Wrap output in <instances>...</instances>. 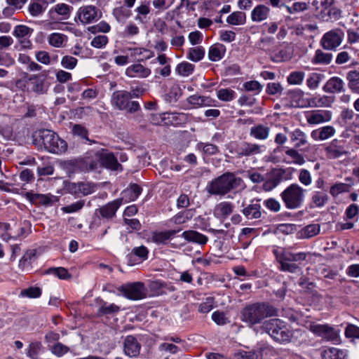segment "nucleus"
Masks as SVG:
<instances>
[{
    "label": "nucleus",
    "instance_id": "1",
    "mask_svg": "<svg viewBox=\"0 0 359 359\" xmlns=\"http://www.w3.org/2000/svg\"><path fill=\"white\" fill-rule=\"evenodd\" d=\"M278 310L268 302H256L246 305L241 311L240 319L250 327L263 323L269 317L277 316Z\"/></svg>",
    "mask_w": 359,
    "mask_h": 359
},
{
    "label": "nucleus",
    "instance_id": "2",
    "mask_svg": "<svg viewBox=\"0 0 359 359\" xmlns=\"http://www.w3.org/2000/svg\"><path fill=\"white\" fill-rule=\"evenodd\" d=\"M243 185L241 177L232 172H225L212 180L207 186L206 190L211 195L224 196L229 191Z\"/></svg>",
    "mask_w": 359,
    "mask_h": 359
},
{
    "label": "nucleus",
    "instance_id": "3",
    "mask_svg": "<svg viewBox=\"0 0 359 359\" xmlns=\"http://www.w3.org/2000/svg\"><path fill=\"white\" fill-rule=\"evenodd\" d=\"M276 259L280 264L279 270L283 272L298 273L302 272L301 262L306 260L310 252H300L293 253L282 250L280 252L274 251Z\"/></svg>",
    "mask_w": 359,
    "mask_h": 359
},
{
    "label": "nucleus",
    "instance_id": "4",
    "mask_svg": "<svg viewBox=\"0 0 359 359\" xmlns=\"http://www.w3.org/2000/svg\"><path fill=\"white\" fill-rule=\"evenodd\" d=\"M261 329L275 341L280 344L288 343L292 336L287 323L279 318H271L264 321Z\"/></svg>",
    "mask_w": 359,
    "mask_h": 359
},
{
    "label": "nucleus",
    "instance_id": "5",
    "mask_svg": "<svg viewBox=\"0 0 359 359\" xmlns=\"http://www.w3.org/2000/svg\"><path fill=\"white\" fill-rule=\"evenodd\" d=\"M34 138L35 141L41 142L50 153L61 154L67 149V142L52 130H39L34 135Z\"/></svg>",
    "mask_w": 359,
    "mask_h": 359
},
{
    "label": "nucleus",
    "instance_id": "6",
    "mask_svg": "<svg viewBox=\"0 0 359 359\" xmlns=\"http://www.w3.org/2000/svg\"><path fill=\"white\" fill-rule=\"evenodd\" d=\"M305 192L306 189L299 184L292 183L282 191L280 198L287 209H297L304 203Z\"/></svg>",
    "mask_w": 359,
    "mask_h": 359
},
{
    "label": "nucleus",
    "instance_id": "7",
    "mask_svg": "<svg viewBox=\"0 0 359 359\" xmlns=\"http://www.w3.org/2000/svg\"><path fill=\"white\" fill-rule=\"evenodd\" d=\"M130 100V94L128 91L116 90L111 95V103L114 108L118 110H125L130 114L141 111L140 103L137 101H131Z\"/></svg>",
    "mask_w": 359,
    "mask_h": 359
},
{
    "label": "nucleus",
    "instance_id": "8",
    "mask_svg": "<svg viewBox=\"0 0 359 359\" xmlns=\"http://www.w3.org/2000/svg\"><path fill=\"white\" fill-rule=\"evenodd\" d=\"M122 204V199H116L95 210V217L90 225L91 229H96L102 225L104 219H111Z\"/></svg>",
    "mask_w": 359,
    "mask_h": 359
},
{
    "label": "nucleus",
    "instance_id": "9",
    "mask_svg": "<svg viewBox=\"0 0 359 359\" xmlns=\"http://www.w3.org/2000/svg\"><path fill=\"white\" fill-rule=\"evenodd\" d=\"M75 165L85 172L93 171L100 168V149L88 151L83 156L75 159Z\"/></svg>",
    "mask_w": 359,
    "mask_h": 359
},
{
    "label": "nucleus",
    "instance_id": "10",
    "mask_svg": "<svg viewBox=\"0 0 359 359\" xmlns=\"http://www.w3.org/2000/svg\"><path fill=\"white\" fill-rule=\"evenodd\" d=\"M325 156L329 159H337L347 156L349 147L344 140L334 139L324 148Z\"/></svg>",
    "mask_w": 359,
    "mask_h": 359
},
{
    "label": "nucleus",
    "instance_id": "11",
    "mask_svg": "<svg viewBox=\"0 0 359 359\" xmlns=\"http://www.w3.org/2000/svg\"><path fill=\"white\" fill-rule=\"evenodd\" d=\"M119 291L127 299L140 300L147 296V290L144 283L136 282L122 285Z\"/></svg>",
    "mask_w": 359,
    "mask_h": 359
},
{
    "label": "nucleus",
    "instance_id": "12",
    "mask_svg": "<svg viewBox=\"0 0 359 359\" xmlns=\"http://www.w3.org/2000/svg\"><path fill=\"white\" fill-rule=\"evenodd\" d=\"M343 38L344 33L341 30H331L323 35L320 43L324 49L334 50L340 46Z\"/></svg>",
    "mask_w": 359,
    "mask_h": 359
},
{
    "label": "nucleus",
    "instance_id": "13",
    "mask_svg": "<svg viewBox=\"0 0 359 359\" xmlns=\"http://www.w3.org/2000/svg\"><path fill=\"white\" fill-rule=\"evenodd\" d=\"M265 146L248 142H243L237 144L235 154L238 158L250 156L260 154L265 151Z\"/></svg>",
    "mask_w": 359,
    "mask_h": 359
},
{
    "label": "nucleus",
    "instance_id": "14",
    "mask_svg": "<svg viewBox=\"0 0 359 359\" xmlns=\"http://www.w3.org/2000/svg\"><path fill=\"white\" fill-rule=\"evenodd\" d=\"M309 94H306L299 88L289 90L287 92L290 102V106L293 107L306 108L310 106L311 97H307Z\"/></svg>",
    "mask_w": 359,
    "mask_h": 359
},
{
    "label": "nucleus",
    "instance_id": "15",
    "mask_svg": "<svg viewBox=\"0 0 359 359\" xmlns=\"http://www.w3.org/2000/svg\"><path fill=\"white\" fill-rule=\"evenodd\" d=\"M77 17L82 24L86 25L98 20L101 13L94 6H84L78 10Z\"/></svg>",
    "mask_w": 359,
    "mask_h": 359
},
{
    "label": "nucleus",
    "instance_id": "16",
    "mask_svg": "<svg viewBox=\"0 0 359 359\" xmlns=\"http://www.w3.org/2000/svg\"><path fill=\"white\" fill-rule=\"evenodd\" d=\"M27 87L29 88V93L43 95L47 93L49 86L43 76L32 74L29 76Z\"/></svg>",
    "mask_w": 359,
    "mask_h": 359
},
{
    "label": "nucleus",
    "instance_id": "17",
    "mask_svg": "<svg viewBox=\"0 0 359 359\" xmlns=\"http://www.w3.org/2000/svg\"><path fill=\"white\" fill-rule=\"evenodd\" d=\"M100 168L111 170H122L121 165L118 162L117 157L107 149H100Z\"/></svg>",
    "mask_w": 359,
    "mask_h": 359
},
{
    "label": "nucleus",
    "instance_id": "18",
    "mask_svg": "<svg viewBox=\"0 0 359 359\" xmlns=\"http://www.w3.org/2000/svg\"><path fill=\"white\" fill-rule=\"evenodd\" d=\"M309 330L314 334L327 340H334L337 337V334L334 329L328 325H320L311 323L309 325Z\"/></svg>",
    "mask_w": 359,
    "mask_h": 359
},
{
    "label": "nucleus",
    "instance_id": "19",
    "mask_svg": "<svg viewBox=\"0 0 359 359\" xmlns=\"http://www.w3.org/2000/svg\"><path fill=\"white\" fill-rule=\"evenodd\" d=\"M149 250L144 245L135 247L126 256L127 264L129 266H134L143 262L147 259Z\"/></svg>",
    "mask_w": 359,
    "mask_h": 359
},
{
    "label": "nucleus",
    "instance_id": "20",
    "mask_svg": "<svg viewBox=\"0 0 359 359\" xmlns=\"http://www.w3.org/2000/svg\"><path fill=\"white\" fill-rule=\"evenodd\" d=\"M332 113L330 111L313 110L306 114V119L309 125H317L330 121Z\"/></svg>",
    "mask_w": 359,
    "mask_h": 359
},
{
    "label": "nucleus",
    "instance_id": "21",
    "mask_svg": "<svg viewBox=\"0 0 359 359\" xmlns=\"http://www.w3.org/2000/svg\"><path fill=\"white\" fill-rule=\"evenodd\" d=\"M141 350V344L133 335L126 337L123 341V351L126 355L135 358L139 355Z\"/></svg>",
    "mask_w": 359,
    "mask_h": 359
},
{
    "label": "nucleus",
    "instance_id": "22",
    "mask_svg": "<svg viewBox=\"0 0 359 359\" xmlns=\"http://www.w3.org/2000/svg\"><path fill=\"white\" fill-rule=\"evenodd\" d=\"M181 231L178 229H171L163 231H152L149 237V241L157 245L166 244L168 241L172 238L175 235Z\"/></svg>",
    "mask_w": 359,
    "mask_h": 359
},
{
    "label": "nucleus",
    "instance_id": "23",
    "mask_svg": "<svg viewBox=\"0 0 359 359\" xmlns=\"http://www.w3.org/2000/svg\"><path fill=\"white\" fill-rule=\"evenodd\" d=\"M234 205L229 201H222L217 204L213 210V215L219 219L224 220L229 217L233 212Z\"/></svg>",
    "mask_w": 359,
    "mask_h": 359
},
{
    "label": "nucleus",
    "instance_id": "24",
    "mask_svg": "<svg viewBox=\"0 0 359 359\" xmlns=\"http://www.w3.org/2000/svg\"><path fill=\"white\" fill-rule=\"evenodd\" d=\"M125 74L130 78H147L151 74V69L142 64L136 63L128 67Z\"/></svg>",
    "mask_w": 359,
    "mask_h": 359
},
{
    "label": "nucleus",
    "instance_id": "25",
    "mask_svg": "<svg viewBox=\"0 0 359 359\" xmlns=\"http://www.w3.org/2000/svg\"><path fill=\"white\" fill-rule=\"evenodd\" d=\"M259 199H253L250 203L242 210V213L248 219H257L262 217V206Z\"/></svg>",
    "mask_w": 359,
    "mask_h": 359
},
{
    "label": "nucleus",
    "instance_id": "26",
    "mask_svg": "<svg viewBox=\"0 0 359 359\" xmlns=\"http://www.w3.org/2000/svg\"><path fill=\"white\" fill-rule=\"evenodd\" d=\"M323 90L332 94L342 93L344 91V82L338 76H332L326 81Z\"/></svg>",
    "mask_w": 359,
    "mask_h": 359
},
{
    "label": "nucleus",
    "instance_id": "27",
    "mask_svg": "<svg viewBox=\"0 0 359 359\" xmlns=\"http://www.w3.org/2000/svg\"><path fill=\"white\" fill-rule=\"evenodd\" d=\"M335 133L336 130L333 126H325L312 130L311 137L315 141H324L333 137Z\"/></svg>",
    "mask_w": 359,
    "mask_h": 359
},
{
    "label": "nucleus",
    "instance_id": "28",
    "mask_svg": "<svg viewBox=\"0 0 359 359\" xmlns=\"http://www.w3.org/2000/svg\"><path fill=\"white\" fill-rule=\"evenodd\" d=\"M188 102L194 107H217V102L208 96L193 95L187 99Z\"/></svg>",
    "mask_w": 359,
    "mask_h": 359
},
{
    "label": "nucleus",
    "instance_id": "29",
    "mask_svg": "<svg viewBox=\"0 0 359 359\" xmlns=\"http://www.w3.org/2000/svg\"><path fill=\"white\" fill-rule=\"evenodd\" d=\"M181 236L187 242L204 245L208 241V237L195 230L184 231Z\"/></svg>",
    "mask_w": 359,
    "mask_h": 359
},
{
    "label": "nucleus",
    "instance_id": "30",
    "mask_svg": "<svg viewBox=\"0 0 359 359\" xmlns=\"http://www.w3.org/2000/svg\"><path fill=\"white\" fill-rule=\"evenodd\" d=\"M289 137L291 142L294 144V148H300L308 144L306 134L299 128L290 131Z\"/></svg>",
    "mask_w": 359,
    "mask_h": 359
},
{
    "label": "nucleus",
    "instance_id": "31",
    "mask_svg": "<svg viewBox=\"0 0 359 359\" xmlns=\"http://www.w3.org/2000/svg\"><path fill=\"white\" fill-rule=\"evenodd\" d=\"M48 6V2L46 0H31L27 10L32 17H39L41 15Z\"/></svg>",
    "mask_w": 359,
    "mask_h": 359
},
{
    "label": "nucleus",
    "instance_id": "32",
    "mask_svg": "<svg viewBox=\"0 0 359 359\" xmlns=\"http://www.w3.org/2000/svg\"><path fill=\"white\" fill-rule=\"evenodd\" d=\"M142 189L137 184H131L121 193L122 201L124 200L126 202L134 201L141 194Z\"/></svg>",
    "mask_w": 359,
    "mask_h": 359
},
{
    "label": "nucleus",
    "instance_id": "33",
    "mask_svg": "<svg viewBox=\"0 0 359 359\" xmlns=\"http://www.w3.org/2000/svg\"><path fill=\"white\" fill-rule=\"evenodd\" d=\"M25 196L31 203L43 205L52 204L55 198L52 195L34 194L32 192H27Z\"/></svg>",
    "mask_w": 359,
    "mask_h": 359
},
{
    "label": "nucleus",
    "instance_id": "34",
    "mask_svg": "<svg viewBox=\"0 0 359 359\" xmlns=\"http://www.w3.org/2000/svg\"><path fill=\"white\" fill-rule=\"evenodd\" d=\"M334 98L328 95H313L310 99L309 107H329L334 102Z\"/></svg>",
    "mask_w": 359,
    "mask_h": 359
},
{
    "label": "nucleus",
    "instance_id": "35",
    "mask_svg": "<svg viewBox=\"0 0 359 359\" xmlns=\"http://www.w3.org/2000/svg\"><path fill=\"white\" fill-rule=\"evenodd\" d=\"M270 8L263 4L255 6L251 11V20L253 22H260L269 17Z\"/></svg>",
    "mask_w": 359,
    "mask_h": 359
},
{
    "label": "nucleus",
    "instance_id": "36",
    "mask_svg": "<svg viewBox=\"0 0 359 359\" xmlns=\"http://www.w3.org/2000/svg\"><path fill=\"white\" fill-rule=\"evenodd\" d=\"M296 171L297 169L292 167L276 169L273 172V177L279 183L282 181L291 180Z\"/></svg>",
    "mask_w": 359,
    "mask_h": 359
},
{
    "label": "nucleus",
    "instance_id": "37",
    "mask_svg": "<svg viewBox=\"0 0 359 359\" xmlns=\"http://www.w3.org/2000/svg\"><path fill=\"white\" fill-rule=\"evenodd\" d=\"M226 53V47L221 43H216L210 47L208 50V58L212 62L220 60Z\"/></svg>",
    "mask_w": 359,
    "mask_h": 359
},
{
    "label": "nucleus",
    "instance_id": "38",
    "mask_svg": "<svg viewBox=\"0 0 359 359\" xmlns=\"http://www.w3.org/2000/svg\"><path fill=\"white\" fill-rule=\"evenodd\" d=\"M269 127L259 124L250 128V135L257 140H264L269 137Z\"/></svg>",
    "mask_w": 359,
    "mask_h": 359
},
{
    "label": "nucleus",
    "instance_id": "39",
    "mask_svg": "<svg viewBox=\"0 0 359 359\" xmlns=\"http://www.w3.org/2000/svg\"><path fill=\"white\" fill-rule=\"evenodd\" d=\"M320 231V226L319 224H311L302 228L298 232V236L300 238L308 239L318 235Z\"/></svg>",
    "mask_w": 359,
    "mask_h": 359
},
{
    "label": "nucleus",
    "instance_id": "40",
    "mask_svg": "<svg viewBox=\"0 0 359 359\" xmlns=\"http://www.w3.org/2000/svg\"><path fill=\"white\" fill-rule=\"evenodd\" d=\"M347 358L346 351L334 347L324 350L322 354L323 359H347Z\"/></svg>",
    "mask_w": 359,
    "mask_h": 359
},
{
    "label": "nucleus",
    "instance_id": "41",
    "mask_svg": "<svg viewBox=\"0 0 359 359\" xmlns=\"http://www.w3.org/2000/svg\"><path fill=\"white\" fill-rule=\"evenodd\" d=\"M346 183H336L330 189V193L333 197H337L341 194L348 192L351 188V179L347 177Z\"/></svg>",
    "mask_w": 359,
    "mask_h": 359
},
{
    "label": "nucleus",
    "instance_id": "42",
    "mask_svg": "<svg viewBox=\"0 0 359 359\" xmlns=\"http://www.w3.org/2000/svg\"><path fill=\"white\" fill-rule=\"evenodd\" d=\"M346 79L349 89L356 94H359V72L351 70L347 73Z\"/></svg>",
    "mask_w": 359,
    "mask_h": 359
},
{
    "label": "nucleus",
    "instance_id": "43",
    "mask_svg": "<svg viewBox=\"0 0 359 359\" xmlns=\"http://www.w3.org/2000/svg\"><path fill=\"white\" fill-rule=\"evenodd\" d=\"M306 73L303 71H292L287 76V83L290 86H301L304 83Z\"/></svg>",
    "mask_w": 359,
    "mask_h": 359
},
{
    "label": "nucleus",
    "instance_id": "44",
    "mask_svg": "<svg viewBox=\"0 0 359 359\" xmlns=\"http://www.w3.org/2000/svg\"><path fill=\"white\" fill-rule=\"evenodd\" d=\"M71 189L75 194H81L83 196H86L94 191V187L89 183L79 182L76 184H72Z\"/></svg>",
    "mask_w": 359,
    "mask_h": 359
},
{
    "label": "nucleus",
    "instance_id": "45",
    "mask_svg": "<svg viewBox=\"0 0 359 359\" xmlns=\"http://www.w3.org/2000/svg\"><path fill=\"white\" fill-rule=\"evenodd\" d=\"M246 22V15L242 11H235L226 18V22L231 25H243Z\"/></svg>",
    "mask_w": 359,
    "mask_h": 359
},
{
    "label": "nucleus",
    "instance_id": "46",
    "mask_svg": "<svg viewBox=\"0 0 359 359\" xmlns=\"http://www.w3.org/2000/svg\"><path fill=\"white\" fill-rule=\"evenodd\" d=\"M324 78L325 76L323 74L316 72L311 73L306 79V86L310 90H316L318 88Z\"/></svg>",
    "mask_w": 359,
    "mask_h": 359
},
{
    "label": "nucleus",
    "instance_id": "47",
    "mask_svg": "<svg viewBox=\"0 0 359 359\" xmlns=\"http://www.w3.org/2000/svg\"><path fill=\"white\" fill-rule=\"evenodd\" d=\"M205 56V49L202 46H197L190 48L187 53V59L189 60L197 62L201 61Z\"/></svg>",
    "mask_w": 359,
    "mask_h": 359
},
{
    "label": "nucleus",
    "instance_id": "48",
    "mask_svg": "<svg viewBox=\"0 0 359 359\" xmlns=\"http://www.w3.org/2000/svg\"><path fill=\"white\" fill-rule=\"evenodd\" d=\"M332 59V54L329 53H324L320 49L316 50L315 55L312 59L313 64H323L328 65L331 62Z\"/></svg>",
    "mask_w": 359,
    "mask_h": 359
},
{
    "label": "nucleus",
    "instance_id": "49",
    "mask_svg": "<svg viewBox=\"0 0 359 359\" xmlns=\"http://www.w3.org/2000/svg\"><path fill=\"white\" fill-rule=\"evenodd\" d=\"M67 41V36L60 33H52L48 36V43L55 48H60L65 46Z\"/></svg>",
    "mask_w": 359,
    "mask_h": 359
},
{
    "label": "nucleus",
    "instance_id": "50",
    "mask_svg": "<svg viewBox=\"0 0 359 359\" xmlns=\"http://www.w3.org/2000/svg\"><path fill=\"white\" fill-rule=\"evenodd\" d=\"M36 256V252L33 250L26 251L19 262V268L22 271L27 270L31 268L32 259Z\"/></svg>",
    "mask_w": 359,
    "mask_h": 359
},
{
    "label": "nucleus",
    "instance_id": "51",
    "mask_svg": "<svg viewBox=\"0 0 359 359\" xmlns=\"http://www.w3.org/2000/svg\"><path fill=\"white\" fill-rule=\"evenodd\" d=\"M196 147L207 156L215 155L219 152L218 147L215 144L208 142H198Z\"/></svg>",
    "mask_w": 359,
    "mask_h": 359
},
{
    "label": "nucleus",
    "instance_id": "52",
    "mask_svg": "<svg viewBox=\"0 0 359 359\" xmlns=\"http://www.w3.org/2000/svg\"><path fill=\"white\" fill-rule=\"evenodd\" d=\"M328 196L320 191H314L311 196V202L316 208L323 207L328 201Z\"/></svg>",
    "mask_w": 359,
    "mask_h": 359
},
{
    "label": "nucleus",
    "instance_id": "53",
    "mask_svg": "<svg viewBox=\"0 0 359 359\" xmlns=\"http://www.w3.org/2000/svg\"><path fill=\"white\" fill-rule=\"evenodd\" d=\"M194 67L195 66L191 63L182 62L177 65L175 71L182 76H188L193 73Z\"/></svg>",
    "mask_w": 359,
    "mask_h": 359
},
{
    "label": "nucleus",
    "instance_id": "54",
    "mask_svg": "<svg viewBox=\"0 0 359 359\" xmlns=\"http://www.w3.org/2000/svg\"><path fill=\"white\" fill-rule=\"evenodd\" d=\"M33 32V29L22 25H19L15 27L13 32V36L18 39L22 38H28Z\"/></svg>",
    "mask_w": 359,
    "mask_h": 359
},
{
    "label": "nucleus",
    "instance_id": "55",
    "mask_svg": "<svg viewBox=\"0 0 359 359\" xmlns=\"http://www.w3.org/2000/svg\"><path fill=\"white\" fill-rule=\"evenodd\" d=\"M236 92L231 88H221L217 92V98L224 102H230L236 98Z\"/></svg>",
    "mask_w": 359,
    "mask_h": 359
},
{
    "label": "nucleus",
    "instance_id": "56",
    "mask_svg": "<svg viewBox=\"0 0 359 359\" xmlns=\"http://www.w3.org/2000/svg\"><path fill=\"white\" fill-rule=\"evenodd\" d=\"M120 311V307L114 304H108L103 302L98 309L99 313L102 315H111L117 313Z\"/></svg>",
    "mask_w": 359,
    "mask_h": 359
},
{
    "label": "nucleus",
    "instance_id": "57",
    "mask_svg": "<svg viewBox=\"0 0 359 359\" xmlns=\"http://www.w3.org/2000/svg\"><path fill=\"white\" fill-rule=\"evenodd\" d=\"M285 154L292 158L291 163L294 164L302 165L306 162L304 156L294 148L287 149L285 151Z\"/></svg>",
    "mask_w": 359,
    "mask_h": 359
},
{
    "label": "nucleus",
    "instance_id": "58",
    "mask_svg": "<svg viewBox=\"0 0 359 359\" xmlns=\"http://www.w3.org/2000/svg\"><path fill=\"white\" fill-rule=\"evenodd\" d=\"M113 15L119 22H123L130 15V11L123 7H118L113 10Z\"/></svg>",
    "mask_w": 359,
    "mask_h": 359
},
{
    "label": "nucleus",
    "instance_id": "59",
    "mask_svg": "<svg viewBox=\"0 0 359 359\" xmlns=\"http://www.w3.org/2000/svg\"><path fill=\"white\" fill-rule=\"evenodd\" d=\"M298 180L299 182L305 186L308 187L312 183V177L311 172L306 169H300L298 174Z\"/></svg>",
    "mask_w": 359,
    "mask_h": 359
},
{
    "label": "nucleus",
    "instance_id": "60",
    "mask_svg": "<svg viewBox=\"0 0 359 359\" xmlns=\"http://www.w3.org/2000/svg\"><path fill=\"white\" fill-rule=\"evenodd\" d=\"M283 86L278 82H271L266 85V93L269 95L281 94L283 91Z\"/></svg>",
    "mask_w": 359,
    "mask_h": 359
},
{
    "label": "nucleus",
    "instance_id": "61",
    "mask_svg": "<svg viewBox=\"0 0 359 359\" xmlns=\"http://www.w3.org/2000/svg\"><path fill=\"white\" fill-rule=\"evenodd\" d=\"M271 59L274 62H281L290 59V57L287 55L286 50H273L271 53Z\"/></svg>",
    "mask_w": 359,
    "mask_h": 359
},
{
    "label": "nucleus",
    "instance_id": "62",
    "mask_svg": "<svg viewBox=\"0 0 359 359\" xmlns=\"http://www.w3.org/2000/svg\"><path fill=\"white\" fill-rule=\"evenodd\" d=\"M182 95V90L178 86H173L166 94V100L170 102H176Z\"/></svg>",
    "mask_w": 359,
    "mask_h": 359
},
{
    "label": "nucleus",
    "instance_id": "63",
    "mask_svg": "<svg viewBox=\"0 0 359 359\" xmlns=\"http://www.w3.org/2000/svg\"><path fill=\"white\" fill-rule=\"evenodd\" d=\"M243 88L247 91L255 92L257 94L262 91L263 86L257 81H250L244 83Z\"/></svg>",
    "mask_w": 359,
    "mask_h": 359
},
{
    "label": "nucleus",
    "instance_id": "64",
    "mask_svg": "<svg viewBox=\"0 0 359 359\" xmlns=\"http://www.w3.org/2000/svg\"><path fill=\"white\" fill-rule=\"evenodd\" d=\"M78 60L73 56L65 55L61 60L62 66L67 69H73L76 66Z\"/></svg>",
    "mask_w": 359,
    "mask_h": 359
}]
</instances>
